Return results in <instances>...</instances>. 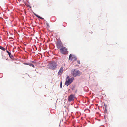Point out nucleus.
<instances>
[{"label":"nucleus","instance_id":"f257e3e1","mask_svg":"<svg viewBox=\"0 0 127 127\" xmlns=\"http://www.w3.org/2000/svg\"><path fill=\"white\" fill-rule=\"evenodd\" d=\"M57 66V63L55 62H51L48 64L49 68L53 70L55 69Z\"/></svg>","mask_w":127,"mask_h":127},{"label":"nucleus","instance_id":"f03ea898","mask_svg":"<svg viewBox=\"0 0 127 127\" xmlns=\"http://www.w3.org/2000/svg\"><path fill=\"white\" fill-rule=\"evenodd\" d=\"M74 79V77L70 78L69 76H67L66 78V81L65 83V84L67 86L69 85L73 82Z\"/></svg>","mask_w":127,"mask_h":127},{"label":"nucleus","instance_id":"7ed1b4c3","mask_svg":"<svg viewBox=\"0 0 127 127\" xmlns=\"http://www.w3.org/2000/svg\"><path fill=\"white\" fill-rule=\"evenodd\" d=\"M60 50V52L63 54H67L68 53L67 48L65 47L61 48Z\"/></svg>","mask_w":127,"mask_h":127},{"label":"nucleus","instance_id":"20e7f679","mask_svg":"<svg viewBox=\"0 0 127 127\" xmlns=\"http://www.w3.org/2000/svg\"><path fill=\"white\" fill-rule=\"evenodd\" d=\"M56 45L58 49L60 48L63 46V44L60 40H58L57 42Z\"/></svg>","mask_w":127,"mask_h":127},{"label":"nucleus","instance_id":"39448f33","mask_svg":"<svg viewBox=\"0 0 127 127\" xmlns=\"http://www.w3.org/2000/svg\"><path fill=\"white\" fill-rule=\"evenodd\" d=\"M79 71L76 70H72L71 72L72 74L74 77L77 76L79 73Z\"/></svg>","mask_w":127,"mask_h":127},{"label":"nucleus","instance_id":"423d86ee","mask_svg":"<svg viewBox=\"0 0 127 127\" xmlns=\"http://www.w3.org/2000/svg\"><path fill=\"white\" fill-rule=\"evenodd\" d=\"M74 95L71 94L68 97V101L69 102H71L74 100Z\"/></svg>","mask_w":127,"mask_h":127},{"label":"nucleus","instance_id":"0eeeda50","mask_svg":"<svg viewBox=\"0 0 127 127\" xmlns=\"http://www.w3.org/2000/svg\"><path fill=\"white\" fill-rule=\"evenodd\" d=\"M76 57L74 55H72L71 54H70L69 57V60H76Z\"/></svg>","mask_w":127,"mask_h":127},{"label":"nucleus","instance_id":"6e6552de","mask_svg":"<svg viewBox=\"0 0 127 127\" xmlns=\"http://www.w3.org/2000/svg\"><path fill=\"white\" fill-rule=\"evenodd\" d=\"M64 69L63 67H61L58 73V75L61 74L64 71Z\"/></svg>","mask_w":127,"mask_h":127},{"label":"nucleus","instance_id":"1a4fd4ad","mask_svg":"<svg viewBox=\"0 0 127 127\" xmlns=\"http://www.w3.org/2000/svg\"><path fill=\"white\" fill-rule=\"evenodd\" d=\"M6 52L8 54L10 57L11 59H13V56L11 54V53L9 52L7 50L6 51Z\"/></svg>","mask_w":127,"mask_h":127},{"label":"nucleus","instance_id":"9d476101","mask_svg":"<svg viewBox=\"0 0 127 127\" xmlns=\"http://www.w3.org/2000/svg\"><path fill=\"white\" fill-rule=\"evenodd\" d=\"M24 64L25 65H28L30 66H31L33 67H34V65L32 64H31V63H24Z\"/></svg>","mask_w":127,"mask_h":127},{"label":"nucleus","instance_id":"9b49d317","mask_svg":"<svg viewBox=\"0 0 127 127\" xmlns=\"http://www.w3.org/2000/svg\"><path fill=\"white\" fill-rule=\"evenodd\" d=\"M33 14L35 15L37 17H38V18H39L41 19H44L43 18L40 16L36 14L35 13H34Z\"/></svg>","mask_w":127,"mask_h":127},{"label":"nucleus","instance_id":"f8f14e48","mask_svg":"<svg viewBox=\"0 0 127 127\" xmlns=\"http://www.w3.org/2000/svg\"><path fill=\"white\" fill-rule=\"evenodd\" d=\"M0 49L4 51H5V48H4L0 46Z\"/></svg>","mask_w":127,"mask_h":127},{"label":"nucleus","instance_id":"ddd939ff","mask_svg":"<svg viewBox=\"0 0 127 127\" xmlns=\"http://www.w3.org/2000/svg\"><path fill=\"white\" fill-rule=\"evenodd\" d=\"M62 81H61V82H60V87L61 88H62Z\"/></svg>","mask_w":127,"mask_h":127},{"label":"nucleus","instance_id":"4468645a","mask_svg":"<svg viewBox=\"0 0 127 127\" xmlns=\"http://www.w3.org/2000/svg\"><path fill=\"white\" fill-rule=\"evenodd\" d=\"M78 63L79 64V62H78Z\"/></svg>","mask_w":127,"mask_h":127},{"label":"nucleus","instance_id":"2eb2a0df","mask_svg":"<svg viewBox=\"0 0 127 127\" xmlns=\"http://www.w3.org/2000/svg\"><path fill=\"white\" fill-rule=\"evenodd\" d=\"M82 118H81V119H82Z\"/></svg>","mask_w":127,"mask_h":127}]
</instances>
